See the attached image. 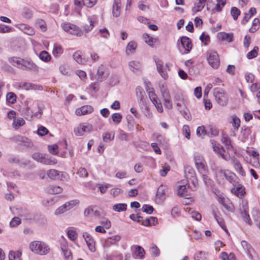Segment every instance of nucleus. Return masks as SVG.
Here are the masks:
<instances>
[{
    "mask_svg": "<svg viewBox=\"0 0 260 260\" xmlns=\"http://www.w3.org/2000/svg\"><path fill=\"white\" fill-rule=\"evenodd\" d=\"M29 247L32 251L41 255H46L50 252L49 246L41 241H35L31 242Z\"/></svg>",
    "mask_w": 260,
    "mask_h": 260,
    "instance_id": "f257e3e1",
    "label": "nucleus"
},
{
    "mask_svg": "<svg viewBox=\"0 0 260 260\" xmlns=\"http://www.w3.org/2000/svg\"><path fill=\"white\" fill-rule=\"evenodd\" d=\"M34 159L42 164L46 165H54L57 163L56 158L49 157L48 155L39 152L34 153L32 155Z\"/></svg>",
    "mask_w": 260,
    "mask_h": 260,
    "instance_id": "f03ea898",
    "label": "nucleus"
},
{
    "mask_svg": "<svg viewBox=\"0 0 260 260\" xmlns=\"http://www.w3.org/2000/svg\"><path fill=\"white\" fill-rule=\"evenodd\" d=\"M213 95L217 103L222 106L226 105L228 102V95L225 91L221 88H215L213 89Z\"/></svg>",
    "mask_w": 260,
    "mask_h": 260,
    "instance_id": "7ed1b4c3",
    "label": "nucleus"
},
{
    "mask_svg": "<svg viewBox=\"0 0 260 260\" xmlns=\"http://www.w3.org/2000/svg\"><path fill=\"white\" fill-rule=\"evenodd\" d=\"M194 160L197 169L202 174L206 172L207 165L203 155L198 153H194Z\"/></svg>",
    "mask_w": 260,
    "mask_h": 260,
    "instance_id": "20e7f679",
    "label": "nucleus"
},
{
    "mask_svg": "<svg viewBox=\"0 0 260 260\" xmlns=\"http://www.w3.org/2000/svg\"><path fill=\"white\" fill-rule=\"evenodd\" d=\"M93 129L92 125L89 123H81L75 127L74 132L76 136H82L85 133H90Z\"/></svg>",
    "mask_w": 260,
    "mask_h": 260,
    "instance_id": "39448f33",
    "label": "nucleus"
},
{
    "mask_svg": "<svg viewBox=\"0 0 260 260\" xmlns=\"http://www.w3.org/2000/svg\"><path fill=\"white\" fill-rule=\"evenodd\" d=\"M62 29L67 32L77 37H80L83 35L81 29L76 25L70 23L65 22L61 24Z\"/></svg>",
    "mask_w": 260,
    "mask_h": 260,
    "instance_id": "423d86ee",
    "label": "nucleus"
},
{
    "mask_svg": "<svg viewBox=\"0 0 260 260\" xmlns=\"http://www.w3.org/2000/svg\"><path fill=\"white\" fill-rule=\"evenodd\" d=\"M207 57L209 64L212 68H217L219 66V58L216 52L214 51H208Z\"/></svg>",
    "mask_w": 260,
    "mask_h": 260,
    "instance_id": "0eeeda50",
    "label": "nucleus"
},
{
    "mask_svg": "<svg viewBox=\"0 0 260 260\" xmlns=\"http://www.w3.org/2000/svg\"><path fill=\"white\" fill-rule=\"evenodd\" d=\"M239 209L244 220L248 223V225H251V221L248 214V206L247 201H242L240 204Z\"/></svg>",
    "mask_w": 260,
    "mask_h": 260,
    "instance_id": "6e6552de",
    "label": "nucleus"
},
{
    "mask_svg": "<svg viewBox=\"0 0 260 260\" xmlns=\"http://www.w3.org/2000/svg\"><path fill=\"white\" fill-rule=\"evenodd\" d=\"M84 214L85 216L100 217L102 215V211L96 206H90L85 209Z\"/></svg>",
    "mask_w": 260,
    "mask_h": 260,
    "instance_id": "1a4fd4ad",
    "label": "nucleus"
},
{
    "mask_svg": "<svg viewBox=\"0 0 260 260\" xmlns=\"http://www.w3.org/2000/svg\"><path fill=\"white\" fill-rule=\"evenodd\" d=\"M211 143L213 151L215 153L220 155V156L225 160L228 161L230 160V156H227L224 154L223 152H224V149L220 144H217L213 140L211 141Z\"/></svg>",
    "mask_w": 260,
    "mask_h": 260,
    "instance_id": "9d476101",
    "label": "nucleus"
},
{
    "mask_svg": "<svg viewBox=\"0 0 260 260\" xmlns=\"http://www.w3.org/2000/svg\"><path fill=\"white\" fill-rule=\"evenodd\" d=\"M97 1L98 0H75L74 5L79 8L78 13L80 14V9L82 6H85L87 8H92L96 4Z\"/></svg>",
    "mask_w": 260,
    "mask_h": 260,
    "instance_id": "9b49d317",
    "label": "nucleus"
},
{
    "mask_svg": "<svg viewBox=\"0 0 260 260\" xmlns=\"http://www.w3.org/2000/svg\"><path fill=\"white\" fill-rule=\"evenodd\" d=\"M241 245L245 250L251 260H258V255H252V252L255 253V250L246 241L243 240L241 242Z\"/></svg>",
    "mask_w": 260,
    "mask_h": 260,
    "instance_id": "f8f14e48",
    "label": "nucleus"
},
{
    "mask_svg": "<svg viewBox=\"0 0 260 260\" xmlns=\"http://www.w3.org/2000/svg\"><path fill=\"white\" fill-rule=\"evenodd\" d=\"M109 75L107 68L103 65H101L98 69L96 77L98 81L102 82L105 80Z\"/></svg>",
    "mask_w": 260,
    "mask_h": 260,
    "instance_id": "ddd939ff",
    "label": "nucleus"
},
{
    "mask_svg": "<svg viewBox=\"0 0 260 260\" xmlns=\"http://www.w3.org/2000/svg\"><path fill=\"white\" fill-rule=\"evenodd\" d=\"M230 159H231L234 168L239 173V174L242 176H245V172L243 170L240 161L235 156H230Z\"/></svg>",
    "mask_w": 260,
    "mask_h": 260,
    "instance_id": "4468645a",
    "label": "nucleus"
},
{
    "mask_svg": "<svg viewBox=\"0 0 260 260\" xmlns=\"http://www.w3.org/2000/svg\"><path fill=\"white\" fill-rule=\"evenodd\" d=\"M93 108L90 105L83 106L76 110L75 113L77 116H82L91 113Z\"/></svg>",
    "mask_w": 260,
    "mask_h": 260,
    "instance_id": "2eb2a0df",
    "label": "nucleus"
},
{
    "mask_svg": "<svg viewBox=\"0 0 260 260\" xmlns=\"http://www.w3.org/2000/svg\"><path fill=\"white\" fill-rule=\"evenodd\" d=\"M156 68L158 72L160 75L164 79H167L168 78V74L166 69L163 64V62L160 60H157L155 61Z\"/></svg>",
    "mask_w": 260,
    "mask_h": 260,
    "instance_id": "dca6fc26",
    "label": "nucleus"
},
{
    "mask_svg": "<svg viewBox=\"0 0 260 260\" xmlns=\"http://www.w3.org/2000/svg\"><path fill=\"white\" fill-rule=\"evenodd\" d=\"M22 69L29 70L35 73H38L39 71L38 67L30 60H24Z\"/></svg>",
    "mask_w": 260,
    "mask_h": 260,
    "instance_id": "f3484780",
    "label": "nucleus"
},
{
    "mask_svg": "<svg viewBox=\"0 0 260 260\" xmlns=\"http://www.w3.org/2000/svg\"><path fill=\"white\" fill-rule=\"evenodd\" d=\"M218 201L227 210L231 212L234 211L235 208L234 205L228 199L224 198L223 197H219Z\"/></svg>",
    "mask_w": 260,
    "mask_h": 260,
    "instance_id": "a211bd4d",
    "label": "nucleus"
},
{
    "mask_svg": "<svg viewBox=\"0 0 260 260\" xmlns=\"http://www.w3.org/2000/svg\"><path fill=\"white\" fill-rule=\"evenodd\" d=\"M132 249H135L134 252L133 253V257L140 259H143L145 253L144 249L140 246L135 245L132 247Z\"/></svg>",
    "mask_w": 260,
    "mask_h": 260,
    "instance_id": "6ab92c4d",
    "label": "nucleus"
},
{
    "mask_svg": "<svg viewBox=\"0 0 260 260\" xmlns=\"http://www.w3.org/2000/svg\"><path fill=\"white\" fill-rule=\"evenodd\" d=\"M167 187L164 185H160L157 189L156 192V199L158 202H161L165 200L166 197Z\"/></svg>",
    "mask_w": 260,
    "mask_h": 260,
    "instance_id": "aec40b11",
    "label": "nucleus"
},
{
    "mask_svg": "<svg viewBox=\"0 0 260 260\" xmlns=\"http://www.w3.org/2000/svg\"><path fill=\"white\" fill-rule=\"evenodd\" d=\"M88 20L89 24H86L83 26V30L86 32H88L93 29L94 25L97 23L98 18L96 16L93 15L91 17H88Z\"/></svg>",
    "mask_w": 260,
    "mask_h": 260,
    "instance_id": "412c9836",
    "label": "nucleus"
},
{
    "mask_svg": "<svg viewBox=\"0 0 260 260\" xmlns=\"http://www.w3.org/2000/svg\"><path fill=\"white\" fill-rule=\"evenodd\" d=\"M86 244L91 251H94L95 250L94 241L92 237L88 233H85L83 235Z\"/></svg>",
    "mask_w": 260,
    "mask_h": 260,
    "instance_id": "4be33fe9",
    "label": "nucleus"
},
{
    "mask_svg": "<svg viewBox=\"0 0 260 260\" xmlns=\"http://www.w3.org/2000/svg\"><path fill=\"white\" fill-rule=\"evenodd\" d=\"M47 175L51 180H58L62 175L63 172L58 171L55 169H50L46 172Z\"/></svg>",
    "mask_w": 260,
    "mask_h": 260,
    "instance_id": "5701e85b",
    "label": "nucleus"
},
{
    "mask_svg": "<svg viewBox=\"0 0 260 260\" xmlns=\"http://www.w3.org/2000/svg\"><path fill=\"white\" fill-rule=\"evenodd\" d=\"M182 46L186 51V53H188L192 48L191 42L190 39L186 37H182L180 40Z\"/></svg>",
    "mask_w": 260,
    "mask_h": 260,
    "instance_id": "b1692460",
    "label": "nucleus"
},
{
    "mask_svg": "<svg viewBox=\"0 0 260 260\" xmlns=\"http://www.w3.org/2000/svg\"><path fill=\"white\" fill-rule=\"evenodd\" d=\"M24 60V59H22L21 58L14 56L9 58V61L13 66L22 69V68H23Z\"/></svg>",
    "mask_w": 260,
    "mask_h": 260,
    "instance_id": "393cba45",
    "label": "nucleus"
},
{
    "mask_svg": "<svg viewBox=\"0 0 260 260\" xmlns=\"http://www.w3.org/2000/svg\"><path fill=\"white\" fill-rule=\"evenodd\" d=\"M21 87L25 90H42L43 87L42 86L38 85L31 83L23 82L21 84Z\"/></svg>",
    "mask_w": 260,
    "mask_h": 260,
    "instance_id": "a878e982",
    "label": "nucleus"
},
{
    "mask_svg": "<svg viewBox=\"0 0 260 260\" xmlns=\"http://www.w3.org/2000/svg\"><path fill=\"white\" fill-rule=\"evenodd\" d=\"M46 192L50 194H57L61 193L62 189L59 186L56 185H50L45 188Z\"/></svg>",
    "mask_w": 260,
    "mask_h": 260,
    "instance_id": "bb28decb",
    "label": "nucleus"
},
{
    "mask_svg": "<svg viewBox=\"0 0 260 260\" xmlns=\"http://www.w3.org/2000/svg\"><path fill=\"white\" fill-rule=\"evenodd\" d=\"M218 38L222 41H226L228 42H232L234 41V36L232 33H226L220 32L218 34Z\"/></svg>",
    "mask_w": 260,
    "mask_h": 260,
    "instance_id": "cd10ccee",
    "label": "nucleus"
},
{
    "mask_svg": "<svg viewBox=\"0 0 260 260\" xmlns=\"http://www.w3.org/2000/svg\"><path fill=\"white\" fill-rule=\"evenodd\" d=\"M120 0H114L113 5V15L114 17H117L120 14Z\"/></svg>",
    "mask_w": 260,
    "mask_h": 260,
    "instance_id": "c85d7f7f",
    "label": "nucleus"
},
{
    "mask_svg": "<svg viewBox=\"0 0 260 260\" xmlns=\"http://www.w3.org/2000/svg\"><path fill=\"white\" fill-rule=\"evenodd\" d=\"M159 88L161 92L162 99L168 98L171 96V94L167 85L165 83L159 85Z\"/></svg>",
    "mask_w": 260,
    "mask_h": 260,
    "instance_id": "c756f323",
    "label": "nucleus"
},
{
    "mask_svg": "<svg viewBox=\"0 0 260 260\" xmlns=\"http://www.w3.org/2000/svg\"><path fill=\"white\" fill-rule=\"evenodd\" d=\"M129 68L131 71L136 73L141 69V65L140 62L137 61H131L128 63Z\"/></svg>",
    "mask_w": 260,
    "mask_h": 260,
    "instance_id": "7c9ffc66",
    "label": "nucleus"
},
{
    "mask_svg": "<svg viewBox=\"0 0 260 260\" xmlns=\"http://www.w3.org/2000/svg\"><path fill=\"white\" fill-rule=\"evenodd\" d=\"M19 28L27 35L32 36L35 34V30L33 28L26 24H20Z\"/></svg>",
    "mask_w": 260,
    "mask_h": 260,
    "instance_id": "2f4dec72",
    "label": "nucleus"
},
{
    "mask_svg": "<svg viewBox=\"0 0 260 260\" xmlns=\"http://www.w3.org/2000/svg\"><path fill=\"white\" fill-rule=\"evenodd\" d=\"M74 59L79 64H84L85 59L83 58L82 53L80 51H77L73 54Z\"/></svg>",
    "mask_w": 260,
    "mask_h": 260,
    "instance_id": "473e14b6",
    "label": "nucleus"
},
{
    "mask_svg": "<svg viewBox=\"0 0 260 260\" xmlns=\"http://www.w3.org/2000/svg\"><path fill=\"white\" fill-rule=\"evenodd\" d=\"M148 95L152 103L155 106L160 103V100L158 98L157 95L155 94L153 89L152 90L148 91Z\"/></svg>",
    "mask_w": 260,
    "mask_h": 260,
    "instance_id": "72a5a7b5",
    "label": "nucleus"
},
{
    "mask_svg": "<svg viewBox=\"0 0 260 260\" xmlns=\"http://www.w3.org/2000/svg\"><path fill=\"white\" fill-rule=\"evenodd\" d=\"M185 176L186 181L189 182L188 178L196 176L195 172L192 168L190 166H186L184 168Z\"/></svg>",
    "mask_w": 260,
    "mask_h": 260,
    "instance_id": "f704fd0d",
    "label": "nucleus"
},
{
    "mask_svg": "<svg viewBox=\"0 0 260 260\" xmlns=\"http://www.w3.org/2000/svg\"><path fill=\"white\" fill-rule=\"evenodd\" d=\"M157 221L158 220L156 217L151 216L149 218L144 220L142 222V225L145 226H154L156 225Z\"/></svg>",
    "mask_w": 260,
    "mask_h": 260,
    "instance_id": "c9c22d12",
    "label": "nucleus"
},
{
    "mask_svg": "<svg viewBox=\"0 0 260 260\" xmlns=\"http://www.w3.org/2000/svg\"><path fill=\"white\" fill-rule=\"evenodd\" d=\"M137 45L134 41L129 42L126 47V53L127 55L134 53L137 48Z\"/></svg>",
    "mask_w": 260,
    "mask_h": 260,
    "instance_id": "e433bc0d",
    "label": "nucleus"
},
{
    "mask_svg": "<svg viewBox=\"0 0 260 260\" xmlns=\"http://www.w3.org/2000/svg\"><path fill=\"white\" fill-rule=\"evenodd\" d=\"M63 52V49L61 45L55 44L53 46L52 54L54 56L57 57L60 56Z\"/></svg>",
    "mask_w": 260,
    "mask_h": 260,
    "instance_id": "4c0bfd02",
    "label": "nucleus"
},
{
    "mask_svg": "<svg viewBox=\"0 0 260 260\" xmlns=\"http://www.w3.org/2000/svg\"><path fill=\"white\" fill-rule=\"evenodd\" d=\"M189 182L187 181V183L188 185V186L190 188V189L192 190H195L197 189L198 183V180L196 176L193 177L188 178Z\"/></svg>",
    "mask_w": 260,
    "mask_h": 260,
    "instance_id": "58836bf2",
    "label": "nucleus"
},
{
    "mask_svg": "<svg viewBox=\"0 0 260 260\" xmlns=\"http://www.w3.org/2000/svg\"><path fill=\"white\" fill-rule=\"evenodd\" d=\"M207 0H199V2L192 8V11L194 13L201 11L205 5Z\"/></svg>",
    "mask_w": 260,
    "mask_h": 260,
    "instance_id": "ea45409f",
    "label": "nucleus"
},
{
    "mask_svg": "<svg viewBox=\"0 0 260 260\" xmlns=\"http://www.w3.org/2000/svg\"><path fill=\"white\" fill-rule=\"evenodd\" d=\"M36 27L39 28L42 31L46 30V24L42 19H38L35 23Z\"/></svg>",
    "mask_w": 260,
    "mask_h": 260,
    "instance_id": "a19ab883",
    "label": "nucleus"
},
{
    "mask_svg": "<svg viewBox=\"0 0 260 260\" xmlns=\"http://www.w3.org/2000/svg\"><path fill=\"white\" fill-rule=\"evenodd\" d=\"M127 205L124 203L117 204L113 206L112 209L116 212L124 211L126 210Z\"/></svg>",
    "mask_w": 260,
    "mask_h": 260,
    "instance_id": "79ce46f5",
    "label": "nucleus"
},
{
    "mask_svg": "<svg viewBox=\"0 0 260 260\" xmlns=\"http://www.w3.org/2000/svg\"><path fill=\"white\" fill-rule=\"evenodd\" d=\"M178 194L180 197L187 196V190L185 185H179L177 187Z\"/></svg>",
    "mask_w": 260,
    "mask_h": 260,
    "instance_id": "37998d69",
    "label": "nucleus"
},
{
    "mask_svg": "<svg viewBox=\"0 0 260 260\" xmlns=\"http://www.w3.org/2000/svg\"><path fill=\"white\" fill-rule=\"evenodd\" d=\"M100 223L101 225H97L95 228H110L111 222L106 218H101L100 219Z\"/></svg>",
    "mask_w": 260,
    "mask_h": 260,
    "instance_id": "c03bdc74",
    "label": "nucleus"
},
{
    "mask_svg": "<svg viewBox=\"0 0 260 260\" xmlns=\"http://www.w3.org/2000/svg\"><path fill=\"white\" fill-rule=\"evenodd\" d=\"M259 26L260 22L259 19L255 18L252 21V26L249 29V31L253 33L259 28Z\"/></svg>",
    "mask_w": 260,
    "mask_h": 260,
    "instance_id": "a18cd8bd",
    "label": "nucleus"
},
{
    "mask_svg": "<svg viewBox=\"0 0 260 260\" xmlns=\"http://www.w3.org/2000/svg\"><path fill=\"white\" fill-rule=\"evenodd\" d=\"M231 118V123L232 124V126L235 129H238L240 125V119L235 115H232Z\"/></svg>",
    "mask_w": 260,
    "mask_h": 260,
    "instance_id": "49530a36",
    "label": "nucleus"
},
{
    "mask_svg": "<svg viewBox=\"0 0 260 260\" xmlns=\"http://www.w3.org/2000/svg\"><path fill=\"white\" fill-rule=\"evenodd\" d=\"M143 38L145 43L148 44L150 46H152L153 44L156 41L155 39L150 37L148 34L146 33L143 34Z\"/></svg>",
    "mask_w": 260,
    "mask_h": 260,
    "instance_id": "de8ad7c7",
    "label": "nucleus"
},
{
    "mask_svg": "<svg viewBox=\"0 0 260 260\" xmlns=\"http://www.w3.org/2000/svg\"><path fill=\"white\" fill-rule=\"evenodd\" d=\"M22 15L24 18L29 19L32 17L33 12L29 8L25 7L23 9Z\"/></svg>",
    "mask_w": 260,
    "mask_h": 260,
    "instance_id": "09e8293b",
    "label": "nucleus"
},
{
    "mask_svg": "<svg viewBox=\"0 0 260 260\" xmlns=\"http://www.w3.org/2000/svg\"><path fill=\"white\" fill-rule=\"evenodd\" d=\"M40 58L45 62H48L50 60L51 57L50 54L46 51H42L39 55Z\"/></svg>",
    "mask_w": 260,
    "mask_h": 260,
    "instance_id": "8fccbe9b",
    "label": "nucleus"
},
{
    "mask_svg": "<svg viewBox=\"0 0 260 260\" xmlns=\"http://www.w3.org/2000/svg\"><path fill=\"white\" fill-rule=\"evenodd\" d=\"M223 176L225 177L226 179L229 181L230 183H233L235 182V175L234 173L229 172H223Z\"/></svg>",
    "mask_w": 260,
    "mask_h": 260,
    "instance_id": "3c124183",
    "label": "nucleus"
},
{
    "mask_svg": "<svg viewBox=\"0 0 260 260\" xmlns=\"http://www.w3.org/2000/svg\"><path fill=\"white\" fill-rule=\"evenodd\" d=\"M221 142L225 145L228 149L233 148V146L231 145V140L228 136H222L221 138Z\"/></svg>",
    "mask_w": 260,
    "mask_h": 260,
    "instance_id": "603ef678",
    "label": "nucleus"
},
{
    "mask_svg": "<svg viewBox=\"0 0 260 260\" xmlns=\"http://www.w3.org/2000/svg\"><path fill=\"white\" fill-rule=\"evenodd\" d=\"M114 138V134L105 133L103 134V140L105 142L112 141Z\"/></svg>",
    "mask_w": 260,
    "mask_h": 260,
    "instance_id": "864d4df0",
    "label": "nucleus"
},
{
    "mask_svg": "<svg viewBox=\"0 0 260 260\" xmlns=\"http://www.w3.org/2000/svg\"><path fill=\"white\" fill-rule=\"evenodd\" d=\"M78 204L77 200H72L66 202L64 204L68 211H69L74 208Z\"/></svg>",
    "mask_w": 260,
    "mask_h": 260,
    "instance_id": "5fc2aeb1",
    "label": "nucleus"
},
{
    "mask_svg": "<svg viewBox=\"0 0 260 260\" xmlns=\"http://www.w3.org/2000/svg\"><path fill=\"white\" fill-rule=\"evenodd\" d=\"M24 124L25 121L23 119L18 118L14 121L13 125L15 129H18L19 127L23 126Z\"/></svg>",
    "mask_w": 260,
    "mask_h": 260,
    "instance_id": "6e6d98bb",
    "label": "nucleus"
},
{
    "mask_svg": "<svg viewBox=\"0 0 260 260\" xmlns=\"http://www.w3.org/2000/svg\"><path fill=\"white\" fill-rule=\"evenodd\" d=\"M258 51V48L257 46H255L253 50L249 52L247 54V57L248 59H252L255 57L257 55V52Z\"/></svg>",
    "mask_w": 260,
    "mask_h": 260,
    "instance_id": "4d7b16f0",
    "label": "nucleus"
},
{
    "mask_svg": "<svg viewBox=\"0 0 260 260\" xmlns=\"http://www.w3.org/2000/svg\"><path fill=\"white\" fill-rule=\"evenodd\" d=\"M231 14L233 19L236 20L240 14V11L236 7H232L231 10Z\"/></svg>",
    "mask_w": 260,
    "mask_h": 260,
    "instance_id": "13d9d810",
    "label": "nucleus"
},
{
    "mask_svg": "<svg viewBox=\"0 0 260 260\" xmlns=\"http://www.w3.org/2000/svg\"><path fill=\"white\" fill-rule=\"evenodd\" d=\"M162 100L164 105L166 108L168 109H171L172 108L173 104L171 100V96L169 97L168 98L163 99Z\"/></svg>",
    "mask_w": 260,
    "mask_h": 260,
    "instance_id": "bf43d9fd",
    "label": "nucleus"
},
{
    "mask_svg": "<svg viewBox=\"0 0 260 260\" xmlns=\"http://www.w3.org/2000/svg\"><path fill=\"white\" fill-rule=\"evenodd\" d=\"M6 98L8 102L14 104L16 100V95L14 93L10 92L7 94Z\"/></svg>",
    "mask_w": 260,
    "mask_h": 260,
    "instance_id": "052dcab7",
    "label": "nucleus"
},
{
    "mask_svg": "<svg viewBox=\"0 0 260 260\" xmlns=\"http://www.w3.org/2000/svg\"><path fill=\"white\" fill-rule=\"evenodd\" d=\"M213 214L216 221L218 223L220 228H224L225 224L223 219L217 215L214 211H213Z\"/></svg>",
    "mask_w": 260,
    "mask_h": 260,
    "instance_id": "680f3d73",
    "label": "nucleus"
},
{
    "mask_svg": "<svg viewBox=\"0 0 260 260\" xmlns=\"http://www.w3.org/2000/svg\"><path fill=\"white\" fill-rule=\"evenodd\" d=\"M68 211L64 204L58 207L54 212L55 215H59Z\"/></svg>",
    "mask_w": 260,
    "mask_h": 260,
    "instance_id": "e2e57ef3",
    "label": "nucleus"
},
{
    "mask_svg": "<svg viewBox=\"0 0 260 260\" xmlns=\"http://www.w3.org/2000/svg\"><path fill=\"white\" fill-rule=\"evenodd\" d=\"M142 210L147 214H151L154 211V208L152 206L148 205H144L142 208Z\"/></svg>",
    "mask_w": 260,
    "mask_h": 260,
    "instance_id": "0e129e2a",
    "label": "nucleus"
},
{
    "mask_svg": "<svg viewBox=\"0 0 260 260\" xmlns=\"http://www.w3.org/2000/svg\"><path fill=\"white\" fill-rule=\"evenodd\" d=\"M68 238L72 241H74L77 238V233L75 231L71 230L67 232Z\"/></svg>",
    "mask_w": 260,
    "mask_h": 260,
    "instance_id": "69168bd1",
    "label": "nucleus"
},
{
    "mask_svg": "<svg viewBox=\"0 0 260 260\" xmlns=\"http://www.w3.org/2000/svg\"><path fill=\"white\" fill-rule=\"evenodd\" d=\"M16 211V214L22 217H26L27 214V211L25 209H23L22 208H16L15 209Z\"/></svg>",
    "mask_w": 260,
    "mask_h": 260,
    "instance_id": "338daca9",
    "label": "nucleus"
},
{
    "mask_svg": "<svg viewBox=\"0 0 260 260\" xmlns=\"http://www.w3.org/2000/svg\"><path fill=\"white\" fill-rule=\"evenodd\" d=\"M112 119L113 122L119 123L121 120L122 116L120 113H114L112 115Z\"/></svg>",
    "mask_w": 260,
    "mask_h": 260,
    "instance_id": "774afa93",
    "label": "nucleus"
}]
</instances>
